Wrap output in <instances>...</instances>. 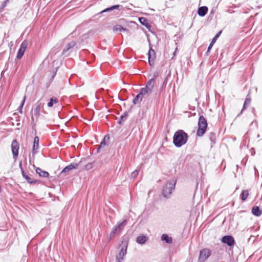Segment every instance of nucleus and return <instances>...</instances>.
Masks as SVG:
<instances>
[{
  "label": "nucleus",
  "instance_id": "4be33fe9",
  "mask_svg": "<svg viewBox=\"0 0 262 262\" xmlns=\"http://www.w3.org/2000/svg\"><path fill=\"white\" fill-rule=\"evenodd\" d=\"M39 145V138L35 137L34 139V144L33 146V151H34L38 148Z\"/></svg>",
  "mask_w": 262,
  "mask_h": 262
},
{
  "label": "nucleus",
  "instance_id": "f704fd0d",
  "mask_svg": "<svg viewBox=\"0 0 262 262\" xmlns=\"http://www.w3.org/2000/svg\"><path fill=\"white\" fill-rule=\"evenodd\" d=\"M105 137L104 138L103 141L101 142L100 145V148L104 147V146L106 145V143L105 142Z\"/></svg>",
  "mask_w": 262,
  "mask_h": 262
},
{
  "label": "nucleus",
  "instance_id": "393cba45",
  "mask_svg": "<svg viewBox=\"0 0 262 262\" xmlns=\"http://www.w3.org/2000/svg\"><path fill=\"white\" fill-rule=\"evenodd\" d=\"M151 93V92H148V89H147L146 87L145 88H142L141 90V91L140 92V94L141 95V96H143V95H149L150 93Z\"/></svg>",
  "mask_w": 262,
  "mask_h": 262
},
{
  "label": "nucleus",
  "instance_id": "ddd939ff",
  "mask_svg": "<svg viewBox=\"0 0 262 262\" xmlns=\"http://www.w3.org/2000/svg\"><path fill=\"white\" fill-rule=\"evenodd\" d=\"M208 11V8L206 6L201 7L198 9V13L200 16H204Z\"/></svg>",
  "mask_w": 262,
  "mask_h": 262
},
{
  "label": "nucleus",
  "instance_id": "f8f14e48",
  "mask_svg": "<svg viewBox=\"0 0 262 262\" xmlns=\"http://www.w3.org/2000/svg\"><path fill=\"white\" fill-rule=\"evenodd\" d=\"M155 78H151L147 82L146 88L148 89V92H151L155 85Z\"/></svg>",
  "mask_w": 262,
  "mask_h": 262
},
{
  "label": "nucleus",
  "instance_id": "4468645a",
  "mask_svg": "<svg viewBox=\"0 0 262 262\" xmlns=\"http://www.w3.org/2000/svg\"><path fill=\"white\" fill-rule=\"evenodd\" d=\"M77 166V164H71L69 165L66 166L61 172V173L68 172L73 169L76 168Z\"/></svg>",
  "mask_w": 262,
  "mask_h": 262
},
{
  "label": "nucleus",
  "instance_id": "b1692460",
  "mask_svg": "<svg viewBox=\"0 0 262 262\" xmlns=\"http://www.w3.org/2000/svg\"><path fill=\"white\" fill-rule=\"evenodd\" d=\"M113 31L114 32L124 31H126L127 30L125 28H123L121 26L117 25L113 27Z\"/></svg>",
  "mask_w": 262,
  "mask_h": 262
},
{
  "label": "nucleus",
  "instance_id": "20e7f679",
  "mask_svg": "<svg viewBox=\"0 0 262 262\" xmlns=\"http://www.w3.org/2000/svg\"><path fill=\"white\" fill-rule=\"evenodd\" d=\"M198 126L199 128L197 132V135L201 137L205 133L207 126V121L203 116H200L198 122Z\"/></svg>",
  "mask_w": 262,
  "mask_h": 262
},
{
  "label": "nucleus",
  "instance_id": "f03ea898",
  "mask_svg": "<svg viewBox=\"0 0 262 262\" xmlns=\"http://www.w3.org/2000/svg\"><path fill=\"white\" fill-rule=\"evenodd\" d=\"M176 184L175 179H171L169 180L162 190V194L165 198H169L172 193V191L174 190Z\"/></svg>",
  "mask_w": 262,
  "mask_h": 262
},
{
  "label": "nucleus",
  "instance_id": "0eeeda50",
  "mask_svg": "<svg viewBox=\"0 0 262 262\" xmlns=\"http://www.w3.org/2000/svg\"><path fill=\"white\" fill-rule=\"evenodd\" d=\"M28 46V42L26 40L24 41L21 45L18 51L17 55V59H20L23 56L24 54V53L25 52V50L27 47Z\"/></svg>",
  "mask_w": 262,
  "mask_h": 262
},
{
  "label": "nucleus",
  "instance_id": "2eb2a0df",
  "mask_svg": "<svg viewBox=\"0 0 262 262\" xmlns=\"http://www.w3.org/2000/svg\"><path fill=\"white\" fill-rule=\"evenodd\" d=\"M36 172L39 174L40 177L47 178L49 177V173L47 171H43L40 168H37Z\"/></svg>",
  "mask_w": 262,
  "mask_h": 262
},
{
  "label": "nucleus",
  "instance_id": "5701e85b",
  "mask_svg": "<svg viewBox=\"0 0 262 262\" xmlns=\"http://www.w3.org/2000/svg\"><path fill=\"white\" fill-rule=\"evenodd\" d=\"M23 176L30 184H34L36 182L35 180H33V179H32L30 177L27 175L24 171L23 172Z\"/></svg>",
  "mask_w": 262,
  "mask_h": 262
},
{
  "label": "nucleus",
  "instance_id": "6ab92c4d",
  "mask_svg": "<svg viewBox=\"0 0 262 262\" xmlns=\"http://www.w3.org/2000/svg\"><path fill=\"white\" fill-rule=\"evenodd\" d=\"M147 237L144 235L139 236L137 238V242L140 244H143L146 242Z\"/></svg>",
  "mask_w": 262,
  "mask_h": 262
},
{
  "label": "nucleus",
  "instance_id": "a878e982",
  "mask_svg": "<svg viewBox=\"0 0 262 262\" xmlns=\"http://www.w3.org/2000/svg\"><path fill=\"white\" fill-rule=\"evenodd\" d=\"M142 96L139 94L136 97L133 99V103L136 104L139 103L142 100Z\"/></svg>",
  "mask_w": 262,
  "mask_h": 262
},
{
  "label": "nucleus",
  "instance_id": "c756f323",
  "mask_svg": "<svg viewBox=\"0 0 262 262\" xmlns=\"http://www.w3.org/2000/svg\"><path fill=\"white\" fill-rule=\"evenodd\" d=\"M139 21L142 25H143L146 27H147V26H148L147 20L145 17L139 18Z\"/></svg>",
  "mask_w": 262,
  "mask_h": 262
},
{
  "label": "nucleus",
  "instance_id": "9d476101",
  "mask_svg": "<svg viewBox=\"0 0 262 262\" xmlns=\"http://www.w3.org/2000/svg\"><path fill=\"white\" fill-rule=\"evenodd\" d=\"M221 241L223 243L227 244L229 246H232L235 244L233 237L230 235L223 236Z\"/></svg>",
  "mask_w": 262,
  "mask_h": 262
},
{
  "label": "nucleus",
  "instance_id": "c85d7f7f",
  "mask_svg": "<svg viewBox=\"0 0 262 262\" xmlns=\"http://www.w3.org/2000/svg\"><path fill=\"white\" fill-rule=\"evenodd\" d=\"M120 6V5H115L112 7H111L110 8H108L107 9H105V10L102 11L101 12V13H103L104 12H107L109 11L113 10L115 9H118Z\"/></svg>",
  "mask_w": 262,
  "mask_h": 262
},
{
  "label": "nucleus",
  "instance_id": "aec40b11",
  "mask_svg": "<svg viewBox=\"0 0 262 262\" xmlns=\"http://www.w3.org/2000/svg\"><path fill=\"white\" fill-rule=\"evenodd\" d=\"M76 45V42L74 41H71V42L69 43L66 47L63 49V53H64L65 52L69 51L71 48L74 47Z\"/></svg>",
  "mask_w": 262,
  "mask_h": 262
},
{
  "label": "nucleus",
  "instance_id": "1a4fd4ad",
  "mask_svg": "<svg viewBox=\"0 0 262 262\" xmlns=\"http://www.w3.org/2000/svg\"><path fill=\"white\" fill-rule=\"evenodd\" d=\"M19 144L16 140H14L11 144V149L14 158H16L18 154Z\"/></svg>",
  "mask_w": 262,
  "mask_h": 262
},
{
  "label": "nucleus",
  "instance_id": "6e6552de",
  "mask_svg": "<svg viewBox=\"0 0 262 262\" xmlns=\"http://www.w3.org/2000/svg\"><path fill=\"white\" fill-rule=\"evenodd\" d=\"M210 255L209 250L204 249L200 251L199 260L201 261H205Z\"/></svg>",
  "mask_w": 262,
  "mask_h": 262
},
{
  "label": "nucleus",
  "instance_id": "c9c22d12",
  "mask_svg": "<svg viewBox=\"0 0 262 262\" xmlns=\"http://www.w3.org/2000/svg\"><path fill=\"white\" fill-rule=\"evenodd\" d=\"M177 48H176L175 51H174V54H174V55H175V54H176V51H177Z\"/></svg>",
  "mask_w": 262,
  "mask_h": 262
},
{
  "label": "nucleus",
  "instance_id": "9b49d317",
  "mask_svg": "<svg viewBox=\"0 0 262 262\" xmlns=\"http://www.w3.org/2000/svg\"><path fill=\"white\" fill-rule=\"evenodd\" d=\"M155 57V51L152 49H150L148 52V62L150 66L154 64Z\"/></svg>",
  "mask_w": 262,
  "mask_h": 262
},
{
  "label": "nucleus",
  "instance_id": "39448f33",
  "mask_svg": "<svg viewBox=\"0 0 262 262\" xmlns=\"http://www.w3.org/2000/svg\"><path fill=\"white\" fill-rule=\"evenodd\" d=\"M127 248V243L126 242H123L120 252L116 256L117 262H121L123 259L124 257L126 254Z\"/></svg>",
  "mask_w": 262,
  "mask_h": 262
},
{
  "label": "nucleus",
  "instance_id": "f3484780",
  "mask_svg": "<svg viewBox=\"0 0 262 262\" xmlns=\"http://www.w3.org/2000/svg\"><path fill=\"white\" fill-rule=\"evenodd\" d=\"M252 212L257 216H259L261 214V210L258 206H254L252 209Z\"/></svg>",
  "mask_w": 262,
  "mask_h": 262
},
{
  "label": "nucleus",
  "instance_id": "a211bd4d",
  "mask_svg": "<svg viewBox=\"0 0 262 262\" xmlns=\"http://www.w3.org/2000/svg\"><path fill=\"white\" fill-rule=\"evenodd\" d=\"M221 33V32H219L212 39L211 43H210L208 48V50H207V52H209V51L211 50V49L212 48L213 45H214V43L215 42V41H216V39H217V38L219 37V36L220 35Z\"/></svg>",
  "mask_w": 262,
  "mask_h": 262
},
{
  "label": "nucleus",
  "instance_id": "473e14b6",
  "mask_svg": "<svg viewBox=\"0 0 262 262\" xmlns=\"http://www.w3.org/2000/svg\"><path fill=\"white\" fill-rule=\"evenodd\" d=\"M138 174H139L138 171L137 170H135L132 173L131 176L132 178H135Z\"/></svg>",
  "mask_w": 262,
  "mask_h": 262
},
{
  "label": "nucleus",
  "instance_id": "7c9ffc66",
  "mask_svg": "<svg viewBox=\"0 0 262 262\" xmlns=\"http://www.w3.org/2000/svg\"><path fill=\"white\" fill-rule=\"evenodd\" d=\"M250 102H251V99L247 97L245 101L243 110L246 108L247 106H248L250 103Z\"/></svg>",
  "mask_w": 262,
  "mask_h": 262
},
{
  "label": "nucleus",
  "instance_id": "bb28decb",
  "mask_svg": "<svg viewBox=\"0 0 262 262\" xmlns=\"http://www.w3.org/2000/svg\"><path fill=\"white\" fill-rule=\"evenodd\" d=\"M127 116H128V113L127 112H125L121 116H120V119L118 121V123L119 124L121 123V122L122 121H125L127 117Z\"/></svg>",
  "mask_w": 262,
  "mask_h": 262
},
{
  "label": "nucleus",
  "instance_id": "2f4dec72",
  "mask_svg": "<svg viewBox=\"0 0 262 262\" xmlns=\"http://www.w3.org/2000/svg\"><path fill=\"white\" fill-rule=\"evenodd\" d=\"M26 99V97L25 96L24 97V99L21 103V105L19 107V112L21 113H22V109H23V106L24 105Z\"/></svg>",
  "mask_w": 262,
  "mask_h": 262
},
{
  "label": "nucleus",
  "instance_id": "72a5a7b5",
  "mask_svg": "<svg viewBox=\"0 0 262 262\" xmlns=\"http://www.w3.org/2000/svg\"><path fill=\"white\" fill-rule=\"evenodd\" d=\"M8 2H9V0H5L2 4L1 8L3 9L4 8H5L6 7L7 4L8 3Z\"/></svg>",
  "mask_w": 262,
  "mask_h": 262
},
{
  "label": "nucleus",
  "instance_id": "412c9836",
  "mask_svg": "<svg viewBox=\"0 0 262 262\" xmlns=\"http://www.w3.org/2000/svg\"><path fill=\"white\" fill-rule=\"evenodd\" d=\"M58 102V99L56 98L53 97L50 99V101L48 103V106L51 107L53 106L54 104H56Z\"/></svg>",
  "mask_w": 262,
  "mask_h": 262
},
{
  "label": "nucleus",
  "instance_id": "dca6fc26",
  "mask_svg": "<svg viewBox=\"0 0 262 262\" xmlns=\"http://www.w3.org/2000/svg\"><path fill=\"white\" fill-rule=\"evenodd\" d=\"M161 240L165 241L167 243L170 244L172 242V239L171 237L166 234H163L161 236Z\"/></svg>",
  "mask_w": 262,
  "mask_h": 262
},
{
  "label": "nucleus",
  "instance_id": "f257e3e1",
  "mask_svg": "<svg viewBox=\"0 0 262 262\" xmlns=\"http://www.w3.org/2000/svg\"><path fill=\"white\" fill-rule=\"evenodd\" d=\"M187 139V134L182 130H179L174 135L173 142L176 146L180 147L186 143Z\"/></svg>",
  "mask_w": 262,
  "mask_h": 262
},
{
  "label": "nucleus",
  "instance_id": "7ed1b4c3",
  "mask_svg": "<svg viewBox=\"0 0 262 262\" xmlns=\"http://www.w3.org/2000/svg\"><path fill=\"white\" fill-rule=\"evenodd\" d=\"M126 225V221L124 220L122 222H119L115 226L110 234V238H113L118 235Z\"/></svg>",
  "mask_w": 262,
  "mask_h": 262
},
{
  "label": "nucleus",
  "instance_id": "cd10ccee",
  "mask_svg": "<svg viewBox=\"0 0 262 262\" xmlns=\"http://www.w3.org/2000/svg\"><path fill=\"white\" fill-rule=\"evenodd\" d=\"M249 195L248 191V190H244L241 194V199L242 201H245L246 199L247 198L248 196Z\"/></svg>",
  "mask_w": 262,
  "mask_h": 262
},
{
  "label": "nucleus",
  "instance_id": "423d86ee",
  "mask_svg": "<svg viewBox=\"0 0 262 262\" xmlns=\"http://www.w3.org/2000/svg\"><path fill=\"white\" fill-rule=\"evenodd\" d=\"M42 107L41 103L37 102L33 107L32 110V120L34 121V118H37L40 115V110Z\"/></svg>",
  "mask_w": 262,
  "mask_h": 262
}]
</instances>
